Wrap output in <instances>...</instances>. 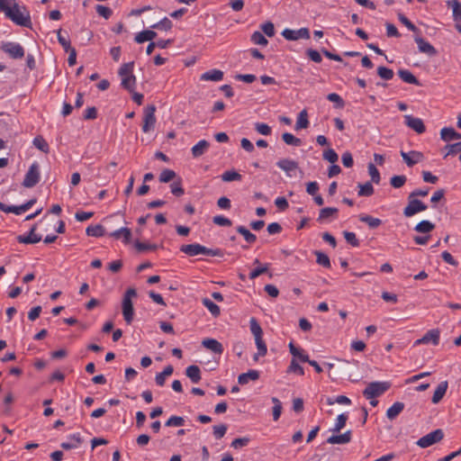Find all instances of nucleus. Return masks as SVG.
<instances>
[{"label": "nucleus", "mask_w": 461, "mask_h": 461, "mask_svg": "<svg viewBox=\"0 0 461 461\" xmlns=\"http://www.w3.org/2000/svg\"><path fill=\"white\" fill-rule=\"evenodd\" d=\"M9 0H0V12L4 13L15 24L31 28L32 21L29 11L25 6H20L14 4L12 7L8 5Z\"/></svg>", "instance_id": "nucleus-1"}, {"label": "nucleus", "mask_w": 461, "mask_h": 461, "mask_svg": "<svg viewBox=\"0 0 461 461\" xmlns=\"http://www.w3.org/2000/svg\"><path fill=\"white\" fill-rule=\"evenodd\" d=\"M134 62L124 63L118 74L122 78V86L130 92H133L136 85V77L132 74Z\"/></svg>", "instance_id": "nucleus-2"}, {"label": "nucleus", "mask_w": 461, "mask_h": 461, "mask_svg": "<svg viewBox=\"0 0 461 461\" xmlns=\"http://www.w3.org/2000/svg\"><path fill=\"white\" fill-rule=\"evenodd\" d=\"M136 296H137L136 289L129 288L125 292L123 298H122V315H123V319L127 324H131L133 321L134 309H133L132 298L136 297Z\"/></svg>", "instance_id": "nucleus-3"}, {"label": "nucleus", "mask_w": 461, "mask_h": 461, "mask_svg": "<svg viewBox=\"0 0 461 461\" xmlns=\"http://www.w3.org/2000/svg\"><path fill=\"white\" fill-rule=\"evenodd\" d=\"M389 387L390 384L388 382H372L363 391V395L366 399H374L384 393Z\"/></svg>", "instance_id": "nucleus-4"}, {"label": "nucleus", "mask_w": 461, "mask_h": 461, "mask_svg": "<svg viewBox=\"0 0 461 461\" xmlns=\"http://www.w3.org/2000/svg\"><path fill=\"white\" fill-rule=\"evenodd\" d=\"M41 179L40 165L34 161L29 167L27 173L24 176L23 185L26 188H32L35 186Z\"/></svg>", "instance_id": "nucleus-5"}, {"label": "nucleus", "mask_w": 461, "mask_h": 461, "mask_svg": "<svg viewBox=\"0 0 461 461\" xmlns=\"http://www.w3.org/2000/svg\"><path fill=\"white\" fill-rule=\"evenodd\" d=\"M444 438V432L441 429H435L427 435L421 437L416 444L422 448L429 447L433 444L439 442Z\"/></svg>", "instance_id": "nucleus-6"}, {"label": "nucleus", "mask_w": 461, "mask_h": 461, "mask_svg": "<svg viewBox=\"0 0 461 461\" xmlns=\"http://www.w3.org/2000/svg\"><path fill=\"white\" fill-rule=\"evenodd\" d=\"M428 206L420 200L408 196V204L403 209V215L405 217H411L418 212L426 211Z\"/></svg>", "instance_id": "nucleus-7"}, {"label": "nucleus", "mask_w": 461, "mask_h": 461, "mask_svg": "<svg viewBox=\"0 0 461 461\" xmlns=\"http://www.w3.org/2000/svg\"><path fill=\"white\" fill-rule=\"evenodd\" d=\"M156 106L154 104L148 105L144 109L142 131L149 132L153 130L156 124Z\"/></svg>", "instance_id": "nucleus-8"}, {"label": "nucleus", "mask_w": 461, "mask_h": 461, "mask_svg": "<svg viewBox=\"0 0 461 461\" xmlns=\"http://www.w3.org/2000/svg\"><path fill=\"white\" fill-rule=\"evenodd\" d=\"M1 49L6 54H8L12 59H22L24 56V49L23 46L17 42L7 41L3 42L1 45Z\"/></svg>", "instance_id": "nucleus-9"}, {"label": "nucleus", "mask_w": 461, "mask_h": 461, "mask_svg": "<svg viewBox=\"0 0 461 461\" xmlns=\"http://www.w3.org/2000/svg\"><path fill=\"white\" fill-rule=\"evenodd\" d=\"M282 36L287 41H297L299 39H309L310 31L307 28H301L299 30L285 29L282 32Z\"/></svg>", "instance_id": "nucleus-10"}, {"label": "nucleus", "mask_w": 461, "mask_h": 461, "mask_svg": "<svg viewBox=\"0 0 461 461\" xmlns=\"http://www.w3.org/2000/svg\"><path fill=\"white\" fill-rule=\"evenodd\" d=\"M439 336L440 332L438 329L429 330L427 331L421 339H417L414 342V345L420 344H429L432 343L434 346L438 345L439 343Z\"/></svg>", "instance_id": "nucleus-11"}, {"label": "nucleus", "mask_w": 461, "mask_h": 461, "mask_svg": "<svg viewBox=\"0 0 461 461\" xmlns=\"http://www.w3.org/2000/svg\"><path fill=\"white\" fill-rule=\"evenodd\" d=\"M401 156L408 167H412L422 161L424 158L423 154L416 150H411L410 152L401 151Z\"/></svg>", "instance_id": "nucleus-12"}, {"label": "nucleus", "mask_w": 461, "mask_h": 461, "mask_svg": "<svg viewBox=\"0 0 461 461\" xmlns=\"http://www.w3.org/2000/svg\"><path fill=\"white\" fill-rule=\"evenodd\" d=\"M405 124L415 131L417 133H423L426 130L421 119L413 117L412 115H404Z\"/></svg>", "instance_id": "nucleus-13"}, {"label": "nucleus", "mask_w": 461, "mask_h": 461, "mask_svg": "<svg viewBox=\"0 0 461 461\" xmlns=\"http://www.w3.org/2000/svg\"><path fill=\"white\" fill-rule=\"evenodd\" d=\"M37 229V225H33L30 230V232L27 235H19L17 237V240L20 243L23 244H35L41 240V236L40 234H36L35 230Z\"/></svg>", "instance_id": "nucleus-14"}, {"label": "nucleus", "mask_w": 461, "mask_h": 461, "mask_svg": "<svg viewBox=\"0 0 461 461\" xmlns=\"http://www.w3.org/2000/svg\"><path fill=\"white\" fill-rule=\"evenodd\" d=\"M414 40L420 52L425 53L430 57L435 56L437 54L436 49L429 42L426 41L423 38L416 36Z\"/></svg>", "instance_id": "nucleus-15"}, {"label": "nucleus", "mask_w": 461, "mask_h": 461, "mask_svg": "<svg viewBox=\"0 0 461 461\" xmlns=\"http://www.w3.org/2000/svg\"><path fill=\"white\" fill-rule=\"evenodd\" d=\"M276 166L285 171L288 176H292V172L298 168V163L289 158H283L276 162Z\"/></svg>", "instance_id": "nucleus-16"}, {"label": "nucleus", "mask_w": 461, "mask_h": 461, "mask_svg": "<svg viewBox=\"0 0 461 461\" xmlns=\"http://www.w3.org/2000/svg\"><path fill=\"white\" fill-rule=\"evenodd\" d=\"M350 365L349 361L347 360H339V363L336 366V370L333 372V374H329V375L332 378H336L339 376L340 375L344 374L346 372L347 366ZM327 367L330 371L335 368V365L333 363H326Z\"/></svg>", "instance_id": "nucleus-17"}, {"label": "nucleus", "mask_w": 461, "mask_h": 461, "mask_svg": "<svg viewBox=\"0 0 461 461\" xmlns=\"http://www.w3.org/2000/svg\"><path fill=\"white\" fill-rule=\"evenodd\" d=\"M352 438V432L351 430H347L345 433L340 435H332L328 438L327 442L329 444H338V445H343L349 443Z\"/></svg>", "instance_id": "nucleus-18"}, {"label": "nucleus", "mask_w": 461, "mask_h": 461, "mask_svg": "<svg viewBox=\"0 0 461 461\" xmlns=\"http://www.w3.org/2000/svg\"><path fill=\"white\" fill-rule=\"evenodd\" d=\"M68 438H69V442H62L60 444V447L63 449L69 450V449L77 448L83 442V439L79 433H74V434L70 435L68 437Z\"/></svg>", "instance_id": "nucleus-19"}, {"label": "nucleus", "mask_w": 461, "mask_h": 461, "mask_svg": "<svg viewBox=\"0 0 461 461\" xmlns=\"http://www.w3.org/2000/svg\"><path fill=\"white\" fill-rule=\"evenodd\" d=\"M202 345L215 354L221 355L223 352V347L221 343L214 339H205L202 341Z\"/></svg>", "instance_id": "nucleus-20"}, {"label": "nucleus", "mask_w": 461, "mask_h": 461, "mask_svg": "<svg viewBox=\"0 0 461 461\" xmlns=\"http://www.w3.org/2000/svg\"><path fill=\"white\" fill-rule=\"evenodd\" d=\"M223 78V72L220 69H211L201 75L200 79L203 81L218 82Z\"/></svg>", "instance_id": "nucleus-21"}, {"label": "nucleus", "mask_w": 461, "mask_h": 461, "mask_svg": "<svg viewBox=\"0 0 461 461\" xmlns=\"http://www.w3.org/2000/svg\"><path fill=\"white\" fill-rule=\"evenodd\" d=\"M210 147V142L205 140H202L200 141H198L192 149H191V152H192V155L194 158H199L201 156H203L209 149Z\"/></svg>", "instance_id": "nucleus-22"}, {"label": "nucleus", "mask_w": 461, "mask_h": 461, "mask_svg": "<svg viewBox=\"0 0 461 461\" xmlns=\"http://www.w3.org/2000/svg\"><path fill=\"white\" fill-rule=\"evenodd\" d=\"M447 387H448L447 381H443V382L439 383L433 393L431 402L435 404L438 403L444 397V395L447 390Z\"/></svg>", "instance_id": "nucleus-23"}, {"label": "nucleus", "mask_w": 461, "mask_h": 461, "mask_svg": "<svg viewBox=\"0 0 461 461\" xmlns=\"http://www.w3.org/2000/svg\"><path fill=\"white\" fill-rule=\"evenodd\" d=\"M110 237L116 240L123 239L124 243H129L131 238V230L129 228L122 227L110 233Z\"/></svg>", "instance_id": "nucleus-24"}, {"label": "nucleus", "mask_w": 461, "mask_h": 461, "mask_svg": "<svg viewBox=\"0 0 461 461\" xmlns=\"http://www.w3.org/2000/svg\"><path fill=\"white\" fill-rule=\"evenodd\" d=\"M403 409L404 403L396 402L386 411V417L390 420H393L403 411Z\"/></svg>", "instance_id": "nucleus-25"}, {"label": "nucleus", "mask_w": 461, "mask_h": 461, "mask_svg": "<svg viewBox=\"0 0 461 461\" xmlns=\"http://www.w3.org/2000/svg\"><path fill=\"white\" fill-rule=\"evenodd\" d=\"M398 76L405 83L412 84V85H416V86H420V83L417 79V77L411 71H409L407 69H400V70H398Z\"/></svg>", "instance_id": "nucleus-26"}, {"label": "nucleus", "mask_w": 461, "mask_h": 461, "mask_svg": "<svg viewBox=\"0 0 461 461\" xmlns=\"http://www.w3.org/2000/svg\"><path fill=\"white\" fill-rule=\"evenodd\" d=\"M259 377V372L258 370H249L247 373L240 374L238 377L240 384H246L249 380L256 381Z\"/></svg>", "instance_id": "nucleus-27"}, {"label": "nucleus", "mask_w": 461, "mask_h": 461, "mask_svg": "<svg viewBox=\"0 0 461 461\" xmlns=\"http://www.w3.org/2000/svg\"><path fill=\"white\" fill-rule=\"evenodd\" d=\"M185 375L194 384H197L202 378L200 368L195 365L189 366L185 369Z\"/></svg>", "instance_id": "nucleus-28"}, {"label": "nucleus", "mask_w": 461, "mask_h": 461, "mask_svg": "<svg viewBox=\"0 0 461 461\" xmlns=\"http://www.w3.org/2000/svg\"><path fill=\"white\" fill-rule=\"evenodd\" d=\"M338 213V209L335 207H325L320 211L319 217L317 219L318 221L322 222L329 218H336Z\"/></svg>", "instance_id": "nucleus-29"}, {"label": "nucleus", "mask_w": 461, "mask_h": 461, "mask_svg": "<svg viewBox=\"0 0 461 461\" xmlns=\"http://www.w3.org/2000/svg\"><path fill=\"white\" fill-rule=\"evenodd\" d=\"M156 36H157V33L154 31L144 30V31L139 32L135 36L134 40L137 43H143L148 41H152L153 39L156 38Z\"/></svg>", "instance_id": "nucleus-30"}, {"label": "nucleus", "mask_w": 461, "mask_h": 461, "mask_svg": "<svg viewBox=\"0 0 461 461\" xmlns=\"http://www.w3.org/2000/svg\"><path fill=\"white\" fill-rule=\"evenodd\" d=\"M361 222L366 223L370 229H375L382 224V221L368 214H361L359 216Z\"/></svg>", "instance_id": "nucleus-31"}, {"label": "nucleus", "mask_w": 461, "mask_h": 461, "mask_svg": "<svg viewBox=\"0 0 461 461\" xmlns=\"http://www.w3.org/2000/svg\"><path fill=\"white\" fill-rule=\"evenodd\" d=\"M309 126L308 113L306 109L302 110L297 117L295 130L306 129Z\"/></svg>", "instance_id": "nucleus-32"}, {"label": "nucleus", "mask_w": 461, "mask_h": 461, "mask_svg": "<svg viewBox=\"0 0 461 461\" xmlns=\"http://www.w3.org/2000/svg\"><path fill=\"white\" fill-rule=\"evenodd\" d=\"M447 5L452 8L454 21H461V3L458 0H449Z\"/></svg>", "instance_id": "nucleus-33"}, {"label": "nucleus", "mask_w": 461, "mask_h": 461, "mask_svg": "<svg viewBox=\"0 0 461 461\" xmlns=\"http://www.w3.org/2000/svg\"><path fill=\"white\" fill-rule=\"evenodd\" d=\"M86 233L87 236L98 238L104 235L105 230L101 224L90 225L86 228Z\"/></svg>", "instance_id": "nucleus-34"}, {"label": "nucleus", "mask_w": 461, "mask_h": 461, "mask_svg": "<svg viewBox=\"0 0 461 461\" xmlns=\"http://www.w3.org/2000/svg\"><path fill=\"white\" fill-rule=\"evenodd\" d=\"M202 303L204 307L208 309V311L211 312V314L213 317H218L221 313L220 307L214 303L212 300L209 298H203Z\"/></svg>", "instance_id": "nucleus-35"}, {"label": "nucleus", "mask_w": 461, "mask_h": 461, "mask_svg": "<svg viewBox=\"0 0 461 461\" xmlns=\"http://www.w3.org/2000/svg\"><path fill=\"white\" fill-rule=\"evenodd\" d=\"M198 250L199 255H205V256H211V257H222L223 251L220 249H208L201 244L198 243Z\"/></svg>", "instance_id": "nucleus-36"}, {"label": "nucleus", "mask_w": 461, "mask_h": 461, "mask_svg": "<svg viewBox=\"0 0 461 461\" xmlns=\"http://www.w3.org/2000/svg\"><path fill=\"white\" fill-rule=\"evenodd\" d=\"M435 229V225L429 221L423 220L420 221L415 227L414 230L420 233H429Z\"/></svg>", "instance_id": "nucleus-37"}, {"label": "nucleus", "mask_w": 461, "mask_h": 461, "mask_svg": "<svg viewBox=\"0 0 461 461\" xmlns=\"http://www.w3.org/2000/svg\"><path fill=\"white\" fill-rule=\"evenodd\" d=\"M255 342L258 348V353L254 356V360L257 361L258 357H264L267 354V348L262 337L255 339Z\"/></svg>", "instance_id": "nucleus-38"}, {"label": "nucleus", "mask_w": 461, "mask_h": 461, "mask_svg": "<svg viewBox=\"0 0 461 461\" xmlns=\"http://www.w3.org/2000/svg\"><path fill=\"white\" fill-rule=\"evenodd\" d=\"M314 255L316 256V262L322 266L323 267L330 268V260L328 255L325 253L315 250Z\"/></svg>", "instance_id": "nucleus-39"}, {"label": "nucleus", "mask_w": 461, "mask_h": 461, "mask_svg": "<svg viewBox=\"0 0 461 461\" xmlns=\"http://www.w3.org/2000/svg\"><path fill=\"white\" fill-rule=\"evenodd\" d=\"M180 251L190 257L197 256L199 255L198 243L182 245Z\"/></svg>", "instance_id": "nucleus-40"}, {"label": "nucleus", "mask_w": 461, "mask_h": 461, "mask_svg": "<svg viewBox=\"0 0 461 461\" xmlns=\"http://www.w3.org/2000/svg\"><path fill=\"white\" fill-rule=\"evenodd\" d=\"M236 230L240 234H241L244 237L247 242L254 243L257 240L256 235L250 232L246 227L238 226Z\"/></svg>", "instance_id": "nucleus-41"}, {"label": "nucleus", "mask_w": 461, "mask_h": 461, "mask_svg": "<svg viewBox=\"0 0 461 461\" xmlns=\"http://www.w3.org/2000/svg\"><path fill=\"white\" fill-rule=\"evenodd\" d=\"M32 143L37 149H39L42 152L46 154L50 152L49 144L41 136L35 137L33 139Z\"/></svg>", "instance_id": "nucleus-42"}, {"label": "nucleus", "mask_w": 461, "mask_h": 461, "mask_svg": "<svg viewBox=\"0 0 461 461\" xmlns=\"http://www.w3.org/2000/svg\"><path fill=\"white\" fill-rule=\"evenodd\" d=\"M241 178V175L234 170L225 171L221 175V180L224 182L240 181Z\"/></svg>", "instance_id": "nucleus-43"}, {"label": "nucleus", "mask_w": 461, "mask_h": 461, "mask_svg": "<svg viewBox=\"0 0 461 461\" xmlns=\"http://www.w3.org/2000/svg\"><path fill=\"white\" fill-rule=\"evenodd\" d=\"M358 195L359 196H371L374 194V187L371 182L365 184H358Z\"/></svg>", "instance_id": "nucleus-44"}, {"label": "nucleus", "mask_w": 461, "mask_h": 461, "mask_svg": "<svg viewBox=\"0 0 461 461\" xmlns=\"http://www.w3.org/2000/svg\"><path fill=\"white\" fill-rule=\"evenodd\" d=\"M282 140L287 144L292 146H301L302 140L299 138H296L292 133L285 132L282 135Z\"/></svg>", "instance_id": "nucleus-45"}, {"label": "nucleus", "mask_w": 461, "mask_h": 461, "mask_svg": "<svg viewBox=\"0 0 461 461\" xmlns=\"http://www.w3.org/2000/svg\"><path fill=\"white\" fill-rule=\"evenodd\" d=\"M250 331L254 338L263 337V330L255 318H251L249 321Z\"/></svg>", "instance_id": "nucleus-46"}, {"label": "nucleus", "mask_w": 461, "mask_h": 461, "mask_svg": "<svg viewBox=\"0 0 461 461\" xmlns=\"http://www.w3.org/2000/svg\"><path fill=\"white\" fill-rule=\"evenodd\" d=\"M348 420V415L345 413L339 414L334 425V428L331 429L333 432H339L345 426Z\"/></svg>", "instance_id": "nucleus-47"}, {"label": "nucleus", "mask_w": 461, "mask_h": 461, "mask_svg": "<svg viewBox=\"0 0 461 461\" xmlns=\"http://www.w3.org/2000/svg\"><path fill=\"white\" fill-rule=\"evenodd\" d=\"M172 26H173L172 22L167 17H164L158 23L151 25V28L158 29V30H163V31H169L172 28Z\"/></svg>", "instance_id": "nucleus-48"}, {"label": "nucleus", "mask_w": 461, "mask_h": 461, "mask_svg": "<svg viewBox=\"0 0 461 461\" xmlns=\"http://www.w3.org/2000/svg\"><path fill=\"white\" fill-rule=\"evenodd\" d=\"M368 173L371 177V181L375 184H379L381 180L380 173L376 167L373 163L368 164Z\"/></svg>", "instance_id": "nucleus-49"}, {"label": "nucleus", "mask_w": 461, "mask_h": 461, "mask_svg": "<svg viewBox=\"0 0 461 461\" xmlns=\"http://www.w3.org/2000/svg\"><path fill=\"white\" fill-rule=\"evenodd\" d=\"M176 172L172 169H164L159 175V181L161 183H168L176 177Z\"/></svg>", "instance_id": "nucleus-50"}, {"label": "nucleus", "mask_w": 461, "mask_h": 461, "mask_svg": "<svg viewBox=\"0 0 461 461\" xmlns=\"http://www.w3.org/2000/svg\"><path fill=\"white\" fill-rule=\"evenodd\" d=\"M343 236L346 241L352 247H359L360 242L354 232L345 230L343 231Z\"/></svg>", "instance_id": "nucleus-51"}, {"label": "nucleus", "mask_w": 461, "mask_h": 461, "mask_svg": "<svg viewBox=\"0 0 461 461\" xmlns=\"http://www.w3.org/2000/svg\"><path fill=\"white\" fill-rule=\"evenodd\" d=\"M377 74L381 78L384 80H390L393 77V69L383 66L377 68Z\"/></svg>", "instance_id": "nucleus-52"}, {"label": "nucleus", "mask_w": 461, "mask_h": 461, "mask_svg": "<svg viewBox=\"0 0 461 461\" xmlns=\"http://www.w3.org/2000/svg\"><path fill=\"white\" fill-rule=\"evenodd\" d=\"M272 402L274 403L273 419H274V420H277L281 416L282 403L276 397L272 398Z\"/></svg>", "instance_id": "nucleus-53"}, {"label": "nucleus", "mask_w": 461, "mask_h": 461, "mask_svg": "<svg viewBox=\"0 0 461 461\" xmlns=\"http://www.w3.org/2000/svg\"><path fill=\"white\" fill-rule=\"evenodd\" d=\"M251 41L258 45L266 46L268 41L260 32H254L251 35Z\"/></svg>", "instance_id": "nucleus-54"}, {"label": "nucleus", "mask_w": 461, "mask_h": 461, "mask_svg": "<svg viewBox=\"0 0 461 461\" xmlns=\"http://www.w3.org/2000/svg\"><path fill=\"white\" fill-rule=\"evenodd\" d=\"M445 149L447 150L445 154L444 158H446L448 156H454L459 152H461V143L456 142L454 144H448L445 147Z\"/></svg>", "instance_id": "nucleus-55"}, {"label": "nucleus", "mask_w": 461, "mask_h": 461, "mask_svg": "<svg viewBox=\"0 0 461 461\" xmlns=\"http://www.w3.org/2000/svg\"><path fill=\"white\" fill-rule=\"evenodd\" d=\"M407 181L405 176H393L390 179V184L394 188H401Z\"/></svg>", "instance_id": "nucleus-56"}, {"label": "nucleus", "mask_w": 461, "mask_h": 461, "mask_svg": "<svg viewBox=\"0 0 461 461\" xmlns=\"http://www.w3.org/2000/svg\"><path fill=\"white\" fill-rule=\"evenodd\" d=\"M57 38H58V41L59 43L63 47L64 50L66 52H68V50H70L71 49H73L71 47V44H70V41L69 39L64 37L61 33V30H59L58 31V33H57Z\"/></svg>", "instance_id": "nucleus-57"}, {"label": "nucleus", "mask_w": 461, "mask_h": 461, "mask_svg": "<svg viewBox=\"0 0 461 461\" xmlns=\"http://www.w3.org/2000/svg\"><path fill=\"white\" fill-rule=\"evenodd\" d=\"M327 99L335 104L336 108H342L345 104L341 96L336 93H330L327 95Z\"/></svg>", "instance_id": "nucleus-58"}, {"label": "nucleus", "mask_w": 461, "mask_h": 461, "mask_svg": "<svg viewBox=\"0 0 461 461\" xmlns=\"http://www.w3.org/2000/svg\"><path fill=\"white\" fill-rule=\"evenodd\" d=\"M287 372L288 373H296L300 375H304L303 368L298 364V362L295 358H293L291 360V363H290V366H288Z\"/></svg>", "instance_id": "nucleus-59"}, {"label": "nucleus", "mask_w": 461, "mask_h": 461, "mask_svg": "<svg viewBox=\"0 0 461 461\" xmlns=\"http://www.w3.org/2000/svg\"><path fill=\"white\" fill-rule=\"evenodd\" d=\"M95 10L100 16L104 17L106 20L109 19L113 14V11L111 10V8L102 5H97L95 6Z\"/></svg>", "instance_id": "nucleus-60"}, {"label": "nucleus", "mask_w": 461, "mask_h": 461, "mask_svg": "<svg viewBox=\"0 0 461 461\" xmlns=\"http://www.w3.org/2000/svg\"><path fill=\"white\" fill-rule=\"evenodd\" d=\"M323 158L330 163L334 164L338 161L339 156L334 149H328L323 152Z\"/></svg>", "instance_id": "nucleus-61"}, {"label": "nucleus", "mask_w": 461, "mask_h": 461, "mask_svg": "<svg viewBox=\"0 0 461 461\" xmlns=\"http://www.w3.org/2000/svg\"><path fill=\"white\" fill-rule=\"evenodd\" d=\"M212 429H213V436L216 439H221V438H223L228 429V428L225 424L215 425V426H213Z\"/></svg>", "instance_id": "nucleus-62"}, {"label": "nucleus", "mask_w": 461, "mask_h": 461, "mask_svg": "<svg viewBox=\"0 0 461 461\" xmlns=\"http://www.w3.org/2000/svg\"><path fill=\"white\" fill-rule=\"evenodd\" d=\"M454 132H455V129H453L451 127H445V128L441 129V131H440V138L444 141L453 140Z\"/></svg>", "instance_id": "nucleus-63"}, {"label": "nucleus", "mask_w": 461, "mask_h": 461, "mask_svg": "<svg viewBox=\"0 0 461 461\" xmlns=\"http://www.w3.org/2000/svg\"><path fill=\"white\" fill-rule=\"evenodd\" d=\"M171 193L176 196H181L184 194L185 191L181 185V179L174 181L171 185Z\"/></svg>", "instance_id": "nucleus-64"}]
</instances>
